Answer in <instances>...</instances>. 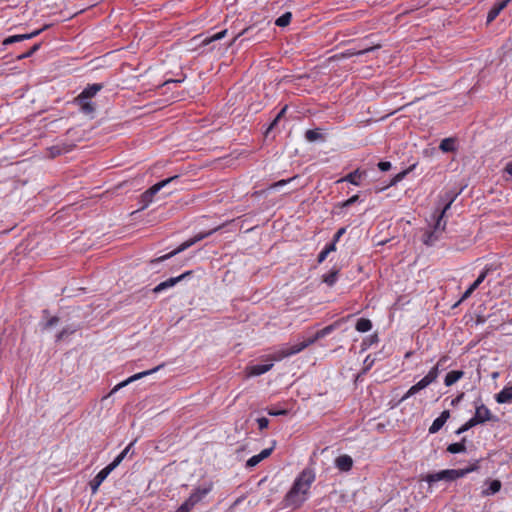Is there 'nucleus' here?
<instances>
[{
  "instance_id": "nucleus-13",
  "label": "nucleus",
  "mask_w": 512,
  "mask_h": 512,
  "mask_svg": "<svg viewBox=\"0 0 512 512\" xmlns=\"http://www.w3.org/2000/svg\"><path fill=\"white\" fill-rule=\"evenodd\" d=\"M48 27H49V25H45L42 29L36 30V31H34L32 33H29V34L10 36V37L6 38L3 41V44L4 45H8V44H12V43H15V42H20V41H23V40H26V39H31V38L36 37L37 35H39L43 30L47 29Z\"/></svg>"
},
{
  "instance_id": "nucleus-36",
  "label": "nucleus",
  "mask_w": 512,
  "mask_h": 512,
  "mask_svg": "<svg viewBox=\"0 0 512 512\" xmlns=\"http://www.w3.org/2000/svg\"><path fill=\"white\" fill-rule=\"evenodd\" d=\"M479 463H480V460H476L470 466H468L466 468H463V469H460V472L463 473V477L466 476L467 474L471 473V472L477 471L479 469Z\"/></svg>"
},
{
  "instance_id": "nucleus-33",
  "label": "nucleus",
  "mask_w": 512,
  "mask_h": 512,
  "mask_svg": "<svg viewBox=\"0 0 512 512\" xmlns=\"http://www.w3.org/2000/svg\"><path fill=\"white\" fill-rule=\"evenodd\" d=\"M291 19L292 14L290 12H286L276 19L275 24L279 27H285L291 22Z\"/></svg>"
},
{
  "instance_id": "nucleus-32",
  "label": "nucleus",
  "mask_w": 512,
  "mask_h": 512,
  "mask_svg": "<svg viewBox=\"0 0 512 512\" xmlns=\"http://www.w3.org/2000/svg\"><path fill=\"white\" fill-rule=\"evenodd\" d=\"M305 138L309 141V142H315L317 140H321L323 139V136L322 134L320 133L319 129H311V130H307L305 132Z\"/></svg>"
},
{
  "instance_id": "nucleus-19",
  "label": "nucleus",
  "mask_w": 512,
  "mask_h": 512,
  "mask_svg": "<svg viewBox=\"0 0 512 512\" xmlns=\"http://www.w3.org/2000/svg\"><path fill=\"white\" fill-rule=\"evenodd\" d=\"M495 400L499 404L512 402V385L504 387L499 393L495 395Z\"/></svg>"
},
{
  "instance_id": "nucleus-34",
  "label": "nucleus",
  "mask_w": 512,
  "mask_h": 512,
  "mask_svg": "<svg viewBox=\"0 0 512 512\" xmlns=\"http://www.w3.org/2000/svg\"><path fill=\"white\" fill-rule=\"evenodd\" d=\"M490 271V268L486 267L481 273L480 275L478 276V278L471 284L472 286V289H477L480 284L485 280V278L487 277L488 273Z\"/></svg>"
},
{
  "instance_id": "nucleus-17",
  "label": "nucleus",
  "mask_w": 512,
  "mask_h": 512,
  "mask_svg": "<svg viewBox=\"0 0 512 512\" xmlns=\"http://www.w3.org/2000/svg\"><path fill=\"white\" fill-rule=\"evenodd\" d=\"M512 0H503L499 3L494 4V6L490 9L487 15V22L491 23L496 19V17L500 14V12L507 7V5Z\"/></svg>"
},
{
  "instance_id": "nucleus-24",
  "label": "nucleus",
  "mask_w": 512,
  "mask_h": 512,
  "mask_svg": "<svg viewBox=\"0 0 512 512\" xmlns=\"http://www.w3.org/2000/svg\"><path fill=\"white\" fill-rule=\"evenodd\" d=\"M273 367L272 363L268 364H257L250 367L249 374L252 376H259L268 372Z\"/></svg>"
},
{
  "instance_id": "nucleus-49",
  "label": "nucleus",
  "mask_w": 512,
  "mask_h": 512,
  "mask_svg": "<svg viewBox=\"0 0 512 512\" xmlns=\"http://www.w3.org/2000/svg\"><path fill=\"white\" fill-rule=\"evenodd\" d=\"M295 177L293 178H290V179H287V180H280V181H277L275 183H273L271 185V188H278V187H281V186H284L285 184H287L288 182L292 181Z\"/></svg>"
},
{
  "instance_id": "nucleus-23",
  "label": "nucleus",
  "mask_w": 512,
  "mask_h": 512,
  "mask_svg": "<svg viewBox=\"0 0 512 512\" xmlns=\"http://www.w3.org/2000/svg\"><path fill=\"white\" fill-rule=\"evenodd\" d=\"M373 49H375V47L365 48V49L358 50V51H355V50H347L346 52H343V53H341V54H336V55H334L332 58H333V59L350 58V57L355 56V55H363V54H366V53H368L369 51H372Z\"/></svg>"
},
{
  "instance_id": "nucleus-9",
  "label": "nucleus",
  "mask_w": 512,
  "mask_h": 512,
  "mask_svg": "<svg viewBox=\"0 0 512 512\" xmlns=\"http://www.w3.org/2000/svg\"><path fill=\"white\" fill-rule=\"evenodd\" d=\"M474 417L480 424L487 421H497V418L491 414L490 410L484 404L475 407Z\"/></svg>"
},
{
  "instance_id": "nucleus-52",
  "label": "nucleus",
  "mask_w": 512,
  "mask_h": 512,
  "mask_svg": "<svg viewBox=\"0 0 512 512\" xmlns=\"http://www.w3.org/2000/svg\"><path fill=\"white\" fill-rule=\"evenodd\" d=\"M323 250H325L328 254L336 251V243L332 241L330 244L326 245V247Z\"/></svg>"
},
{
  "instance_id": "nucleus-22",
  "label": "nucleus",
  "mask_w": 512,
  "mask_h": 512,
  "mask_svg": "<svg viewBox=\"0 0 512 512\" xmlns=\"http://www.w3.org/2000/svg\"><path fill=\"white\" fill-rule=\"evenodd\" d=\"M439 149L444 153L454 152L456 150V139L453 137L443 139Z\"/></svg>"
},
{
  "instance_id": "nucleus-58",
  "label": "nucleus",
  "mask_w": 512,
  "mask_h": 512,
  "mask_svg": "<svg viewBox=\"0 0 512 512\" xmlns=\"http://www.w3.org/2000/svg\"><path fill=\"white\" fill-rule=\"evenodd\" d=\"M280 119H277V116L274 118V120L271 122V124L269 125L266 133H268L269 131H271L278 123Z\"/></svg>"
},
{
  "instance_id": "nucleus-6",
  "label": "nucleus",
  "mask_w": 512,
  "mask_h": 512,
  "mask_svg": "<svg viewBox=\"0 0 512 512\" xmlns=\"http://www.w3.org/2000/svg\"><path fill=\"white\" fill-rule=\"evenodd\" d=\"M179 180V176L178 175H175V176H172V177H169L165 180H162L156 184H154L153 186H151L148 190H146L140 197V203L142 204L141 205V210L147 208L149 206V204L153 201V197L164 187H166L168 184L170 183H173V182H176Z\"/></svg>"
},
{
  "instance_id": "nucleus-42",
  "label": "nucleus",
  "mask_w": 512,
  "mask_h": 512,
  "mask_svg": "<svg viewBox=\"0 0 512 512\" xmlns=\"http://www.w3.org/2000/svg\"><path fill=\"white\" fill-rule=\"evenodd\" d=\"M257 423L260 430L266 429L269 425V420L266 417H261L257 419Z\"/></svg>"
},
{
  "instance_id": "nucleus-44",
  "label": "nucleus",
  "mask_w": 512,
  "mask_h": 512,
  "mask_svg": "<svg viewBox=\"0 0 512 512\" xmlns=\"http://www.w3.org/2000/svg\"><path fill=\"white\" fill-rule=\"evenodd\" d=\"M358 199H359V196L358 195H354V196L350 197L349 199H347L346 201H344L342 206L343 207H349L352 204L356 203L358 201Z\"/></svg>"
},
{
  "instance_id": "nucleus-3",
  "label": "nucleus",
  "mask_w": 512,
  "mask_h": 512,
  "mask_svg": "<svg viewBox=\"0 0 512 512\" xmlns=\"http://www.w3.org/2000/svg\"><path fill=\"white\" fill-rule=\"evenodd\" d=\"M446 359V356L440 358L436 365L432 367L431 370L427 373V375H425L420 381L409 388V390L403 395L400 401L403 402L407 400L411 396L428 387L430 384L434 383L437 380L441 371V367Z\"/></svg>"
},
{
  "instance_id": "nucleus-59",
  "label": "nucleus",
  "mask_w": 512,
  "mask_h": 512,
  "mask_svg": "<svg viewBox=\"0 0 512 512\" xmlns=\"http://www.w3.org/2000/svg\"><path fill=\"white\" fill-rule=\"evenodd\" d=\"M280 119H277V116L274 118V120L271 122V124L269 125L266 133H268L269 131H271L278 123Z\"/></svg>"
},
{
  "instance_id": "nucleus-15",
  "label": "nucleus",
  "mask_w": 512,
  "mask_h": 512,
  "mask_svg": "<svg viewBox=\"0 0 512 512\" xmlns=\"http://www.w3.org/2000/svg\"><path fill=\"white\" fill-rule=\"evenodd\" d=\"M450 417V412L448 410H444L439 417H437L432 425L429 427V433L430 434H435L437 433L443 426L444 424L446 423V421L449 419Z\"/></svg>"
},
{
  "instance_id": "nucleus-10",
  "label": "nucleus",
  "mask_w": 512,
  "mask_h": 512,
  "mask_svg": "<svg viewBox=\"0 0 512 512\" xmlns=\"http://www.w3.org/2000/svg\"><path fill=\"white\" fill-rule=\"evenodd\" d=\"M191 274V271H188V272H185L183 274H181L180 276L178 277H172V278H169L167 279L166 281H163L161 283H159L154 289H153V292L154 293H160L168 288H171L173 287L174 285H176L178 282H180L181 280H183L186 276L190 275Z\"/></svg>"
},
{
  "instance_id": "nucleus-21",
  "label": "nucleus",
  "mask_w": 512,
  "mask_h": 512,
  "mask_svg": "<svg viewBox=\"0 0 512 512\" xmlns=\"http://www.w3.org/2000/svg\"><path fill=\"white\" fill-rule=\"evenodd\" d=\"M366 175L365 171H360L359 169H356L355 171L349 173L347 176H345L341 181H347L353 185H360L359 180Z\"/></svg>"
},
{
  "instance_id": "nucleus-63",
  "label": "nucleus",
  "mask_w": 512,
  "mask_h": 512,
  "mask_svg": "<svg viewBox=\"0 0 512 512\" xmlns=\"http://www.w3.org/2000/svg\"><path fill=\"white\" fill-rule=\"evenodd\" d=\"M51 154H52V156L59 155L60 154V149L57 148V147H52L51 148Z\"/></svg>"
},
{
  "instance_id": "nucleus-62",
  "label": "nucleus",
  "mask_w": 512,
  "mask_h": 512,
  "mask_svg": "<svg viewBox=\"0 0 512 512\" xmlns=\"http://www.w3.org/2000/svg\"><path fill=\"white\" fill-rule=\"evenodd\" d=\"M464 394H460L459 396H457L455 399L452 400V405H456L458 402L461 401V399L463 398Z\"/></svg>"
},
{
  "instance_id": "nucleus-29",
  "label": "nucleus",
  "mask_w": 512,
  "mask_h": 512,
  "mask_svg": "<svg viewBox=\"0 0 512 512\" xmlns=\"http://www.w3.org/2000/svg\"><path fill=\"white\" fill-rule=\"evenodd\" d=\"M466 438H463L461 442L452 443L448 445L447 451L451 454L462 453L466 451Z\"/></svg>"
},
{
  "instance_id": "nucleus-38",
  "label": "nucleus",
  "mask_w": 512,
  "mask_h": 512,
  "mask_svg": "<svg viewBox=\"0 0 512 512\" xmlns=\"http://www.w3.org/2000/svg\"><path fill=\"white\" fill-rule=\"evenodd\" d=\"M40 45L39 44H35L33 45L27 52L19 55L17 58L19 60L21 59H25V58H28L30 57L31 55H33L38 49H39Z\"/></svg>"
},
{
  "instance_id": "nucleus-2",
  "label": "nucleus",
  "mask_w": 512,
  "mask_h": 512,
  "mask_svg": "<svg viewBox=\"0 0 512 512\" xmlns=\"http://www.w3.org/2000/svg\"><path fill=\"white\" fill-rule=\"evenodd\" d=\"M103 88V84L94 83L88 85L76 98L75 103L80 107V111L85 115H93L96 110V104L91 100Z\"/></svg>"
},
{
  "instance_id": "nucleus-8",
  "label": "nucleus",
  "mask_w": 512,
  "mask_h": 512,
  "mask_svg": "<svg viewBox=\"0 0 512 512\" xmlns=\"http://www.w3.org/2000/svg\"><path fill=\"white\" fill-rule=\"evenodd\" d=\"M456 196H457V194L446 193L445 197H446L447 203L444 205V207L440 211H437L434 215L436 222L434 224L433 229L436 232L442 233L445 230L446 221H444L443 218L445 216L446 211L451 207V204L454 202Z\"/></svg>"
},
{
  "instance_id": "nucleus-31",
  "label": "nucleus",
  "mask_w": 512,
  "mask_h": 512,
  "mask_svg": "<svg viewBox=\"0 0 512 512\" xmlns=\"http://www.w3.org/2000/svg\"><path fill=\"white\" fill-rule=\"evenodd\" d=\"M463 473L460 472V469H446L445 470V481H454L458 478H462Z\"/></svg>"
},
{
  "instance_id": "nucleus-5",
  "label": "nucleus",
  "mask_w": 512,
  "mask_h": 512,
  "mask_svg": "<svg viewBox=\"0 0 512 512\" xmlns=\"http://www.w3.org/2000/svg\"><path fill=\"white\" fill-rule=\"evenodd\" d=\"M319 339L320 338L317 337V333H315L314 336L304 340L301 343H298V344H295V345H292V346H289V347H283V348L275 351L272 354L271 358L274 361H280V360H282V359H284L286 357H289V356H292V355H295V354L301 352L302 350H304L308 346L314 344Z\"/></svg>"
},
{
  "instance_id": "nucleus-55",
  "label": "nucleus",
  "mask_w": 512,
  "mask_h": 512,
  "mask_svg": "<svg viewBox=\"0 0 512 512\" xmlns=\"http://www.w3.org/2000/svg\"><path fill=\"white\" fill-rule=\"evenodd\" d=\"M269 414L272 416L285 415V414H287V411L286 410H277V411L270 410Z\"/></svg>"
},
{
  "instance_id": "nucleus-40",
  "label": "nucleus",
  "mask_w": 512,
  "mask_h": 512,
  "mask_svg": "<svg viewBox=\"0 0 512 512\" xmlns=\"http://www.w3.org/2000/svg\"><path fill=\"white\" fill-rule=\"evenodd\" d=\"M408 171L409 170L402 171L398 173L396 176H394V178L390 181L389 186L395 185L396 183L401 181L407 175Z\"/></svg>"
},
{
  "instance_id": "nucleus-56",
  "label": "nucleus",
  "mask_w": 512,
  "mask_h": 512,
  "mask_svg": "<svg viewBox=\"0 0 512 512\" xmlns=\"http://www.w3.org/2000/svg\"><path fill=\"white\" fill-rule=\"evenodd\" d=\"M287 109H288V106H287V105H285V106H284V107H283V108L278 112V114L276 115V116H277V119H281V118L285 115V113H286Z\"/></svg>"
},
{
  "instance_id": "nucleus-20",
  "label": "nucleus",
  "mask_w": 512,
  "mask_h": 512,
  "mask_svg": "<svg viewBox=\"0 0 512 512\" xmlns=\"http://www.w3.org/2000/svg\"><path fill=\"white\" fill-rule=\"evenodd\" d=\"M464 376V372L462 370H453L446 374L444 379V384L446 386H452L458 380H460Z\"/></svg>"
},
{
  "instance_id": "nucleus-47",
  "label": "nucleus",
  "mask_w": 512,
  "mask_h": 512,
  "mask_svg": "<svg viewBox=\"0 0 512 512\" xmlns=\"http://www.w3.org/2000/svg\"><path fill=\"white\" fill-rule=\"evenodd\" d=\"M345 232H346V228H344V227L340 228V229L335 233V235H334V237H333V241H334V243H337V242L340 240V238L342 237V235H344V233H345Z\"/></svg>"
},
{
  "instance_id": "nucleus-60",
  "label": "nucleus",
  "mask_w": 512,
  "mask_h": 512,
  "mask_svg": "<svg viewBox=\"0 0 512 512\" xmlns=\"http://www.w3.org/2000/svg\"><path fill=\"white\" fill-rule=\"evenodd\" d=\"M505 171L512 176V160L506 164Z\"/></svg>"
},
{
  "instance_id": "nucleus-64",
  "label": "nucleus",
  "mask_w": 512,
  "mask_h": 512,
  "mask_svg": "<svg viewBox=\"0 0 512 512\" xmlns=\"http://www.w3.org/2000/svg\"><path fill=\"white\" fill-rule=\"evenodd\" d=\"M468 431V429L466 428V426L463 424L457 431H456V434H462L464 432Z\"/></svg>"
},
{
  "instance_id": "nucleus-54",
  "label": "nucleus",
  "mask_w": 512,
  "mask_h": 512,
  "mask_svg": "<svg viewBox=\"0 0 512 512\" xmlns=\"http://www.w3.org/2000/svg\"><path fill=\"white\" fill-rule=\"evenodd\" d=\"M191 508L186 504V503H183L177 510L176 512H190Z\"/></svg>"
},
{
  "instance_id": "nucleus-28",
  "label": "nucleus",
  "mask_w": 512,
  "mask_h": 512,
  "mask_svg": "<svg viewBox=\"0 0 512 512\" xmlns=\"http://www.w3.org/2000/svg\"><path fill=\"white\" fill-rule=\"evenodd\" d=\"M226 34H227V30L224 29L220 32L213 34V35L207 36L202 40L201 45L208 46L215 41L221 40L222 38H224L226 36Z\"/></svg>"
},
{
  "instance_id": "nucleus-18",
  "label": "nucleus",
  "mask_w": 512,
  "mask_h": 512,
  "mask_svg": "<svg viewBox=\"0 0 512 512\" xmlns=\"http://www.w3.org/2000/svg\"><path fill=\"white\" fill-rule=\"evenodd\" d=\"M486 484H488V487L484 490H482L481 494L484 497L494 495L498 493L501 490L502 483L500 480H487Z\"/></svg>"
},
{
  "instance_id": "nucleus-37",
  "label": "nucleus",
  "mask_w": 512,
  "mask_h": 512,
  "mask_svg": "<svg viewBox=\"0 0 512 512\" xmlns=\"http://www.w3.org/2000/svg\"><path fill=\"white\" fill-rule=\"evenodd\" d=\"M76 328L65 327L57 335V341L62 340L64 337L73 334Z\"/></svg>"
},
{
  "instance_id": "nucleus-25",
  "label": "nucleus",
  "mask_w": 512,
  "mask_h": 512,
  "mask_svg": "<svg viewBox=\"0 0 512 512\" xmlns=\"http://www.w3.org/2000/svg\"><path fill=\"white\" fill-rule=\"evenodd\" d=\"M441 233L436 232L434 229L426 231L423 235V243L427 246H432L439 240Z\"/></svg>"
},
{
  "instance_id": "nucleus-4",
  "label": "nucleus",
  "mask_w": 512,
  "mask_h": 512,
  "mask_svg": "<svg viewBox=\"0 0 512 512\" xmlns=\"http://www.w3.org/2000/svg\"><path fill=\"white\" fill-rule=\"evenodd\" d=\"M319 339L320 338L317 337V333H315L314 336L304 340L301 343H298V344H295V345H292V346H289V347H283V348L275 351L272 354L271 358L274 361H280V360H282V359H284L286 357H289V356H292V355H295V354L301 352L302 350H304L308 346L314 344Z\"/></svg>"
},
{
  "instance_id": "nucleus-39",
  "label": "nucleus",
  "mask_w": 512,
  "mask_h": 512,
  "mask_svg": "<svg viewBox=\"0 0 512 512\" xmlns=\"http://www.w3.org/2000/svg\"><path fill=\"white\" fill-rule=\"evenodd\" d=\"M262 460L259 458V455H254L251 458H249L246 462V467L252 468L258 465Z\"/></svg>"
},
{
  "instance_id": "nucleus-46",
  "label": "nucleus",
  "mask_w": 512,
  "mask_h": 512,
  "mask_svg": "<svg viewBox=\"0 0 512 512\" xmlns=\"http://www.w3.org/2000/svg\"><path fill=\"white\" fill-rule=\"evenodd\" d=\"M272 450H273V448H266V449L262 450V451L258 454V455H259V458H260L261 460L266 459L267 457H269V456L271 455Z\"/></svg>"
},
{
  "instance_id": "nucleus-51",
  "label": "nucleus",
  "mask_w": 512,
  "mask_h": 512,
  "mask_svg": "<svg viewBox=\"0 0 512 512\" xmlns=\"http://www.w3.org/2000/svg\"><path fill=\"white\" fill-rule=\"evenodd\" d=\"M474 291H475V289H472V286L470 285V287L462 295L461 301L466 300L467 298H469Z\"/></svg>"
},
{
  "instance_id": "nucleus-16",
  "label": "nucleus",
  "mask_w": 512,
  "mask_h": 512,
  "mask_svg": "<svg viewBox=\"0 0 512 512\" xmlns=\"http://www.w3.org/2000/svg\"><path fill=\"white\" fill-rule=\"evenodd\" d=\"M210 489L204 488V489H196L187 500H185L184 503H186L191 509L202 500L203 497H205L209 493Z\"/></svg>"
},
{
  "instance_id": "nucleus-53",
  "label": "nucleus",
  "mask_w": 512,
  "mask_h": 512,
  "mask_svg": "<svg viewBox=\"0 0 512 512\" xmlns=\"http://www.w3.org/2000/svg\"><path fill=\"white\" fill-rule=\"evenodd\" d=\"M328 256V253L325 250H322L317 258L318 263H322Z\"/></svg>"
},
{
  "instance_id": "nucleus-1",
  "label": "nucleus",
  "mask_w": 512,
  "mask_h": 512,
  "mask_svg": "<svg viewBox=\"0 0 512 512\" xmlns=\"http://www.w3.org/2000/svg\"><path fill=\"white\" fill-rule=\"evenodd\" d=\"M314 480V472L309 468L304 469L297 476L292 487L285 495V507H300L306 501V496Z\"/></svg>"
},
{
  "instance_id": "nucleus-35",
  "label": "nucleus",
  "mask_w": 512,
  "mask_h": 512,
  "mask_svg": "<svg viewBox=\"0 0 512 512\" xmlns=\"http://www.w3.org/2000/svg\"><path fill=\"white\" fill-rule=\"evenodd\" d=\"M337 327V323H333L331 325H328L326 327H324L323 329L317 331V337H319L320 339L329 335L332 331H334Z\"/></svg>"
},
{
  "instance_id": "nucleus-50",
  "label": "nucleus",
  "mask_w": 512,
  "mask_h": 512,
  "mask_svg": "<svg viewBox=\"0 0 512 512\" xmlns=\"http://www.w3.org/2000/svg\"><path fill=\"white\" fill-rule=\"evenodd\" d=\"M58 322H59V318L57 316H53L47 321L45 326H46V328H50V327H53L54 325H56Z\"/></svg>"
},
{
  "instance_id": "nucleus-26",
  "label": "nucleus",
  "mask_w": 512,
  "mask_h": 512,
  "mask_svg": "<svg viewBox=\"0 0 512 512\" xmlns=\"http://www.w3.org/2000/svg\"><path fill=\"white\" fill-rule=\"evenodd\" d=\"M423 480L426 481L429 485H432L438 481H445V470L436 473H429L423 478Z\"/></svg>"
},
{
  "instance_id": "nucleus-45",
  "label": "nucleus",
  "mask_w": 512,
  "mask_h": 512,
  "mask_svg": "<svg viewBox=\"0 0 512 512\" xmlns=\"http://www.w3.org/2000/svg\"><path fill=\"white\" fill-rule=\"evenodd\" d=\"M378 168L383 172L388 171L391 169V163L388 161H381L378 163Z\"/></svg>"
},
{
  "instance_id": "nucleus-61",
  "label": "nucleus",
  "mask_w": 512,
  "mask_h": 512,
  "mask_svg": "<svg viewBox=\"0 0 512 512\" xmlns=\"http://www.w3.org/2000/svg\"><path fill=\"white\" fill-rule=\"evenodd\" d=\"M182 81H183V79H178V80L169 79V80H166L163 85L166 86V85H169L171 83H181Z\"/></svg>"
},
{
  "instance_id": "nucleus-27",
  "label": "nucleus",
  "mask_w": 512,
  "mask_h": 512,
  "mask_svg": "<svg viewBox=\"0 0 512 512\" xmlns=\"http://www.w3.org/2000/svg\"><path fill=\"white\" fill-rule=\"evenodd\" d=\"M339 269L333 268L329 273L323 275L322 280L329 287H332L338 279Z\"/></svg>"
},
{
  "instance_id": "nucleus-11",
  "label": "nucleus",
  "mask_w": 512,
  "mask_h": 512,
  "mask_svg": "<svg viewBox=\"0 0 512 512\" xmlns=\"http://www.w3.org/2000/svg\"><path fill=\"white\" fill-rule=\"evenodd\" d=\"M164 366V364H161L153 369H150V370H147V371H143V372H140V373H137V374H134L132 375L131 377H129L127 380L119 383L115 388H114V391L115 390H118L119 388H122L124 386H126L127 384L131 383V382H134L138 379H141L145 376H148V375H151L155 372H157L159 369H161L162 367Z\"/></svg>"
},
{
  "instance_id": "nucleus-12",
  "label": "nucleus",
  "mask_w": 512,
  "mask_h": 512,
  "mask_svg": "<svg viewBox=\"0 0 512 512\" xmlns=\"http://www.w3.org/2000/svg\"><path fill=\"white\" fill-rule=\"evenodd\" d=\"M111 472L112 471L106 466L90 481V487L93 494L97 492L99 486Z\"/></svg>"
},
{
  "instance_id": "nucleus-30",
  "label": "nucleus",
  "mask_w": 512,
  "mask_h": 512,
  "mask_svg": "<svg viewBox=\"0 0 512 512\" xmlns=\"http://www.w3.org/2000/svg\"><path fill=\"white\" fill-rule=\"evenodd\" d=\"M356 330L358 332H368L371 330L372 328V322L369 320V319H366V318H360L357 322H356V326H355Z\"/></svg>"
},
{
  "instance_id": "nucleus-43",
  "label": "nucleus",
  "mask_w": 512,
  "mask_h": 512,
  "mask_svg": "<svg viewBox=\"0 0 512 512\" xmlns=\"http://www.w3.org/2000/svg\"><path fill=\"white\" fill-rule=\"evenodd\" d=\"M251 30H252V28H251V27H249V28H246V29L242 30L240 33H238L236 36H234V38H233V39H232V41L228 44V46L233 45V44L237 41V39H238L239 37H241V36H242V35H244V34H248Z\"/></svg>"
},
{
  "instance_id": "nucleus-57",
  "label": "nucleus",
  "mask_w": 512,
  "mask_h": 512,
  "mask_svg": "<svg viewBox=\"0 0 512 512\" xmlns=\"http://www.w3.org/2000/svg\"><path fill=\"white\" fill-rule=\"evenodd\" d=\"M133 442H131L121 453L120 455H123V459L126 457L128 452L130 451L131 447L133 446Z\"/></svg>"
},
{
  "instance_id": "nucleus-14",
  "label": "nucleus",
  "mask_w": 512,
  "mask_h": 512,
  "mask_svg": "<svg viewBox=\"0 0 512 512\" xmlns=\"http://www.w3.org/2000/svg\"><path fill=\"white\" fill-rule=\"evenodd\" d=\"M335 466L340 471L348 472L353 467V459L347 454L340 455L335 459Z\"/></svg>"
},
{
  "instance_id": "nucleus-7",
  "label": "nucleus",
  "mask_w": 512,
  "mask_h": 512,
  "mask_svg": "<svg viewBox=\"0 0 512 512\" xmlns=\"http://www.w3.org/2000/svg\"><path fill=\"white\" fill-rule=\"evenodd\" d=\"M221 228V226H218L208 232H203V233H199L197 235H195L193 238L185 241L184 243H182L178 248H176L175 250H173L172 252L164 255V256H161L155 260L152 261V263L154 262H162L164 260H167L169 258H171L172 256L186 250L187 248L191 247L192 245H194L195 243L203 240L204 238H207L209 237L210 235H212L214 232L218 231L219 229Z\"/></svg>"
},
{
  "instance_id": "nucleus-48",
  "label": "nucleus",
  "mask_w": 512,
  "mask_h": 512,
  "mask_svg": "<svg viewBox=\"0 0 512 512\" xmlns=\"http://www.w3.org/2000/svg\"><path fill=\"white\" fill-rule=\"evenodd\" d=\"M478 424H480V423L476 420V418L474 416L471 419H469L466 423H464V425L466 426V428L468 430Z\"/></svg>"
},
{
  "instance_id": "nucleus-41",
  "label": "nucleus",
  "mask_w": 512,
  "mask_h": 512,
  "mask_svg": "<svg viewBox=\"0 0 512 512\" xmlns=\"http://www.w3.org/2000/svg\"><path fill=\"white\" fill-rule=\"evenodd\" d=\"M123 461V455H118L107 467L113 471Z\"/></svg>"
}]
</instances>
